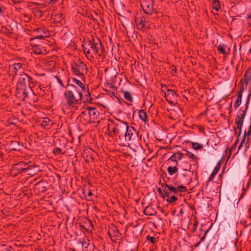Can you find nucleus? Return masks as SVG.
<instances>
[{
  "mask_svg": "<svg viewBox=\"0 0 251 251\" xmlns=\"http://www.w3.org/2000/svg\"><path fill=\"white\" fill-rule=\"evenodd\" d=\"M225 45H219L217 46V50L223 54H226V52L225 51Z\"/></svg>",
  "mask_w": 251,
  "mask_h": 251,
  "instance_id": "obj_38",
  "label": "nucleus"
},
{
  "mask_svg": "<svg viewBox=\"0 0 251 251\" xmlns=\"http://www.w3.org/2000/svg\"><path fill=\"white\" fill-rule=\"evenodd\" d=\"M85 92V101H90L92 100V98L91 97L90 93L88 90L83 91Z\"/></svg>",
  "mask_w": 251,
  "mask_h": 251,
  "instance_id": "obj_40",
  "label": "nucleus"
},
{
  "mask_svg": "<svg viewBox=\"0 0 251 251\" xmlns=\"http://www.w3.org/2000/svg\"><path fill=\"white\" fill-rule=\"evenodd\" d=\"M14 3H19L21 0H11Z\"/></svg>",
  "mask_w": 251,
  "mask_h": 251,
  "instance_id": "obj_58",
  "label": "nucleus"
},
{
  "mask_svg": "<svg viewBox=\"0 0 251 251\" xmlns=\"http://www.w3.org/2000/svg\"><path fill=\"white\" fill-rule=\"evenodd\" d=\"M221 167V163L220 161L217 164L215 167L214 168V170L212 172L210 177H209L208 181H213L214 178L215 176L218 173Z\"/></svg>",
  "mask_w": 251,
  "mask_h": 251,
  "instance_id": "obj_17",
  "label": "nucleus"
},
{
  "mask_svg": "<svg viewBox=\"0 0 251 251\" xmlns=\"http://www.w3.org/2000/svg\"><path fill=\"white\" fill-rule=\"evenodd\" d=\"M247 19L248 20L251 19V13L250 14L247 15Z\"/></svg>",
  "mask_w": 251,
  "mask_h": 251,
  "instance_id": "obj_63",
  "label": "nucleus"
},
{
  "mask_svg": "<svg viewBox=\"0 0 251 251\" xmlns=\"http://www.w3.org/2000/svg\"><path fill=\"white\" fill-rule=\"evenodd\" d=\"M209 229H208V230H207L205 232L204 235H203V236L201 238V239H200V241L201 242H202V241L204 240V239H205V236H206V234H207V233H208V232L209 231Z\"/></svg>",
  "mask_w": 251,
  "mask_h": 251,
  "instance_id": "obj_54",
  "label": "nucleus"
},
{
  "mask_svg": "<svg viewBox=\"0 0 251 251\" xmlns=\"http://www.w3.org/2000/svg\"><path fill=\"white\" fill-rule=\"evenodd\" d=\"M146 239L147 241H148L149 242H150L153 244H154L158 241L157 238L154 237L150 236V235L147 236Z\"/></svg>",
  "mask_w": 251,
  "mask_h": 251,
  "instance_id": "obj_37",
  "label": "nucleus"
},
{
  "mask_svg": "<svg viewBox=\"0 0 251 251\" xmlns=\"http://www.w3.org/2000/svg\"><path fill=\"white\" fill-rule=\"evenodd\" d=\"M53 152L55 155H59V154L63 153L62 152V149L59 147H56L54 148Z\"/></svg>",
  "mask_w": 251,
  "mask_h": 251,
  "instance_id": "obj_43",
  "label": "nucleus"
},
{
  "mask_svg": "<svg viewBox=\"0 0 251 251\" xmlns=\"http://www.w3.org/2000/svg\"><path fill=\"white\" fill-rule=\"evenodd\" d=\"M139 117L140 120L143 121V122H146L147 120V113L146 112L143 110H141L139 111Z\"/></svg>",
  "mask_w": 251,
  "mask_h": 251,
  "instance_id": "obj_27",
  "label": "nucleus"
},
{
  "mask_svg": "<svg viewBox=\"0 0 251 251\" xmlns=\"http://www.w3.org/2000/svg\"><path fill=\"white\" fill-rule=\"evenodd\" d=\"M157 191L159 193V195H160L163 199H165V195L164 196V194L162 193V190L161 189V188H158Z\"/></svg>",
  "mask_w": 251,
  "mask_h": 251,
  "instance_id": "obj_53",
  "label": "nucleus"
},
{
  "mask_svg": "<svg viewBox=\"0 0 251 251\" xmlns=\"http://www.w3.org/2000/svg\"><path fill=\"white\" fill-rule=\"evenodd\" d=\"M184 155L187 156L189 158L192 159L193 161H196L198 160V157L189 151H186V153Z\"/></svg>",
  "mask_w": 251,
  "mask_h": 251,
  "instance_id": "obj_31",
  "label": "nucleus"
},
{
  "mask_svg": "<svg viewBox=\"0 0 251 251\" xmlns=\"http://www.w3.org/2000/svg\"><path fill=\"white\" fill-rule=\"evenodd\" d=\"M40 3H38V2L37 1H35V0L33 1H31L29 3V4H30V6H32V5H36V6H38L39 4Z\"/></svg>",
  "mask_w": 251,
  "mask_h": 251,
  "instance_id": "obj_55",
  "label": "nucleus"
},
{
  "mask_svg": "<svg viewBox=\"0 0 251 251\" xmlns=\"http://www.w3.org/2000/svg\"><path fill=\"white\" fill-rule=\"evenodd\" d=\"M138 133V131L135 128L128 126L127 124L120 145L126 146V144H128L129 142L134 140L137 136Z\"/></svg>",
  "mask_w": 251,
  "mask_h": 251,
  "instance_id": "obj_5",
  "label": "nucleus"
},
{
  "mask_svg": "<svg viewBox=\"0 0 251 251\" xmlns=\"http://www.w3.org/2000/svg\"><path fill=\"white\" fill-rule=\"evenodd\" d=\"M162 187L165 197H168L171 194H177L176 187L167 184H162Z\"/></svg>",
  "mask_w": 251,
  "mask_h": 251,
  "instance_id": "obj_10",
  "label": "nucleus"
},
{
  "mask_svg": "<svg viewBox=\"0 0 251 251\" xmlns=\"http://www.w3.org/2000/svg\"><path fill=\"white\" fill-rule=\"evenodd\" d=\"M46 190L45 187L42 186V189L40 190L41 192H45Z\"/></svg>",
  "mask_w": 251,
  "mask_h": 251,
  "instance_id": "obj_59",
  "label": "nucleus"
},
{
  "mask_svg": "<svg viewBox=\"0 0 251 251\" xmlns=\"http://www.w3.org/2000/svg\"><path fill=\"white\" fill-rule=\"evenodd\" d=\"M72 81L79 87V88H77V89L80 90L81 93H82L83 91L86 90L85 84L81 82L79 80L75 78H72Z\"/></svg>",
  "mask_w": 251,
  "mask_h": 251,
  "instance_id": "obj_16",
  "label": "nucleus"
},
{
  "mask_svg": "<svg viewBox=\"0 0 251 251\" xmlns=\"http://www.w3.org/2000/svg\"><path fill=\"white\" fill-rule=\"evenodd\" d=\"M13 66L14 70L13 72H15L16 75H17V71L22 68V64L21 63H15Z\"/></svg>",
  "mask_w": 251,
  "mask_h": 251,
  "instance_id": "obj_32",
  "label": "nucleus"
},
{
  "mask_svg": "<svg viewBox=\"0 0 251 251\" xmlns=\"http://www.w3.org/2000/svg\"><path fill=\"white\" fill-rule=\"evenodd\" d=\"M127 123L120 121H110L108 123V130L109 132V136H114L120 145L123 139L124 133L126 130Z\"/></svg>",
  "mask_w": 251,
  "mask_h": 251,
  "instance_id": "obj_3",
  "label": "nucleus"
},
{
  "mask_svg": "<svg viewBox=\"0 0 251 251\" xmlns=\"http://www.w3.org/2000/svg\"><path fill=\"white\" fill-rule=\"evenodd\" d=\"M192 147L195 150H198L202 148V146L198 143H193Z\"/></svg>",
  "mask_w": 251,
  "mask_h": 251,
  "instance_id": "obj_42",
  "label": "nucleus"
},
{
  "mask_svg": "<svg viewBox=\"0 0 251 251\" xmlns=\"http://www.w3.org/2000/svg\"><path fill=\"white\" fill-rule=\"evenodd\" d=\"M239 139L238 138L236 140L235 142L233 144L232 146L231 147L230 150L232 151L234 149H235L237 145V143H238Z\"/></svg>",
  "mask_w": 251,
  "mask_h": 251,
  "instance_id": "obj_52",
  "label": "nucleus"
},
{
  "mask_svg": "<svg viewBox=\"0 0 251 251\" xmlns=\"http://www.w3.org/2000/svg\"><path fill=\"white\" fill-rule=\"evenodd\" d=\"M47 36V34H43V33H41V34H39V35H37L36 37L32 38V40L35 39H44Z\"/></svg>",
  "mask_w": 251,
  "mask_h": 251,
  "instance_id": "obj_47",
  "label": "nucleus"
},
{
  "mask_svg": "<svg viewBox=\"0 0 251 251\" xmlns=\"http://www.w3.org/2000/svg\"><path fill=\"white\" fill-rule=\"evenodd\" d=\"M57 80H58V82L62 85V86H63V83L62 82V81L60 79H59L58 77H56Z\"/></svg>",
  "mask_w": 251,
  "mask_h": 251,
  "instance_id": "obj_60",
  "label": "nucleus"
},
{
  "mask_svg": "<svg viewBox=\"0 0 251 251\" xmlns=\"http://www.w3.org/2000/svg\"><path fill=\"white\" fill-rule=\"evenodd\" d=\"M243 92V88L238 92V97L234 103V108H237L241 103L242 97Z\"/></svg>",
  "mask_w": 251,
  "mask_h": 251,
  "instance_id": "obj_19",
  "label": "nucleus"
},
{
  "mask_svg": "<svg viewBox=\"0 0 251 251\" xmlns=\"http://www.w3.org/2000/svg\"><path fill=\"white\" fill-rule=\"evenodd\" d=\"M86 110H87V112L89 114L92 122H95V120L98 119V117L99 116V112L98 110H97L95 108H92L90 107H87Z\"/></svg>",
  "mask_w": 251,
  "mask_h": 251,
  "instance_id": "obj_12",
  "label": "nucleus"
},
{
  "mask_svg": "<svg viewBox=\"0 0 251 251\" xmlns=\"http://www.w3.org/2000/svg\"><path fill=\"white\" fill-rule=\"evenodd\" d=\"M164 94L166 100L169 103L173 102L176 96V93L174 90L169 89H167V92H165Z\"/></svg>",
  "mask_w": 251,
  "mask_h": 251,
  "instance_id": "obj_13",
  "label": "nucleus"
},
{
  "mask_svg": "<svg viewBox=\"0 0 251 251\" xmlns=\"http://www.w3.org/2000/svg\"><path fill=\"white\" fill-rule=\"evenodd\" d=\"M30 170V165L28 163L24 162H20L18 163H16L12 167V170L17 171L18 173H22Z\"/></svg>",
  "mask_w": 251,
  "mask_h": 251,
  "instance_id": "obj_9",
  "label": "nucleus"
},
{
  "mask_svg": "<svg viewBox=\"0 0 251 251\" xmlns=\"http://www.w3.org/2000/svg\"><path fill=\"white\" fill-rule=\"evenodd\" d=\"M243 147H244V148L243 149V148H242V150H241L240 151H241L243 154L245 155V154H246L247 150H248V149L250 147V143H247L245 142L244 143V144L243 145Z\"/></svg>",
  "mask_w": 251,
  "mask_h": 251,
  "instance_id": "obj_36",
  "label": "nucleus"
},
{
  "mask_svg": "<svg viewBox=\"0 0 251 251\" xmlns=\"http://www.w3.org/2000/svg\"><path fill=\"white\" fill-rule=\"evenodd\" d=\"M198 225V221L197 220H196L195 222H194V224L193 228L192 230V232H195V231L197 229Z\"/></svg>",
  "mask_w": 251,
  "mask_h": 251,
  "instance_id": "obj_48",
  "label": "nucleus"
},
{
  "mask_svg": "<svg viewBox=\"0 0 251 251\" xmlns=\"http://www.w3.org/2000/svg\"><path fill=\"white\" fill-rule=\"evenodd\" d=\"M177 190V193L180 192H184L186 191L187 189L185 186H183V185H179L176 187Z\"/></svg>",
  "mask_w": 251,
  "mask_h": 251,
  "instance_id": "obj_44",
  "label": "nucleus"
},
{
  "mask_svg": "<svg viewBox=\"0 0 251 251\" xmlns=\"http://www.w3.org/2000/svg\"><path fill=\"white\" fill-rule=\"evenodd\" d=\"M154 210L151 207H147L144 210V213L147 215H152L154 213Z\"/></svg>",
  "mask_w": 251,
  "mask_h": 251,
  "instance_id": "obj_29",
  "label": "nucleus"
},
{
  "mask_svg": "<svg viewBox=\"0 0 251 251\" xmlns=\"http://www.w3.org/2000/svg\"><path fill=\"white\" fill-rule=\"evenodd\" d=\"M246 189H245L244 188H243V191H242V193L241 194L240 197L242 198L243 197H244L245 194V193H246Z\"/></svg>",
  "mask_w": 251,
  "mask_h": 251,
  "instance_id": "obj_56",
  "label": "nucleus"
},
{
  "mask_svg": "<svg viewBox=\"0 0 251 251\" xmlns=\"http://www.w3.org/2000/svg\"><path fill=\"white\" fill-rule=\"evenodd\" d=\"M250 97H251V94L248 96V97L247 98V100H246V107H245V109H246L247 110V109H248V106H249V102H250Z\"/></svg>",
  "mask_w": 251,
  "mask_h": 251,
  "instance_id": "obj_49",
  "label": "nucleus"
},
{
  "mask_svg": "<svg viewBox=\"0 0 251 251\" xmlns=\"http://www.w3.org/2000/svg\"><path fill=\"white\" fill-rule=\"evenodd\" d=\"M235 124L236 125V127H235V132L237 133V130L238 129L239 130V133L238 134V137L241 135V129L243 125V122H235Z\"/></svg>",
  "mask_w": 251,
  "mask_h": 251,
  "instance_id": "obj_25",
  "label": "nucleus"
},
{
  "mask_svg": "<svg viewBox=\"0 0 251 251\" xmlns=\"http://www.w3.org/2000/svg\"><path fill=\"white\" fill-rule=\"evenodd\" d=\"M50 122V119L48 117H45L43 119L42 122V123L41 124V125L43 127H46L47 126H48V125L49 124Z\"/></svg>",
  "mask_w": 251,
  "mask_h": 251,
  "instance_id": "obj_35",
  "label": "nucleus"
},
{
  "mask_svg": "<svg viewBox=\"0 0 251 251\" xmlns=\"http://www.w3.org/2000/svg\"><path fill=\"white\" fill-rule=\"evenodd\" d=\"M249 141H250V140H249V137H248V136H246V132H244L241 142V143L238 147V151L236 153H237L241 150H242V148L243 147V145L244 144V143L245 142H246L247 143H250Z\"/></svg>",
  "mask_w": 251,
  "mask_h": 251,
  "instance_id": "obj_20",
  "label": "nucleus"
},
{
  "mask_svg": "<svg viewBox=\"0 0 251 251\" xmlns=\"http://www.w3.org/2000/svg\"><path fill=\"white\" fill-rule=\"evenodd\" d=\"M16 145H19V143L17 141H12L11 143V146H13V148H12L14 150H16L17 149L14 148Z\"/></svg>",
  "mask_w": 251,
  "mask_h": 251,
  "instance_id": "obj_51",
  "label": "nucleus"
},
{
  "mask_svg": "<svg viewBox=\"0 0 251 251\" xmlns=\"http://www.w3.org/2000/svg\"><path fill=\"white\" fill-rule=\"evenodd\" d=\"M167 197V199L166 200L169 203H171L175 202L177 200V198L174 195L170 197H169V196H168V197Z\"/></svg>",
  "mask_w": 251,
  "mask_h": 251,
  "instance_id": "obj_39",
  "label": "nucleus"
},
{
  "mask_svg": "<svg viewBox=\"0 0 251 251\" xmlns=\"http://www.w3.org/2000/svg\"><path fill=\"white\" fill-rule=\"evenodd\" d=\"M4 33L6 35H7L8 34H9L11 32H10L9 29H6V31L4 32Z\"/></svg>",
  "mask_w": 251,
  "mask_h": 251,
  "instance_id": "obj_62",
  "label": "nucleus"
},
{
  "mask_svg": "<svg viewBox=\"0 0 251 251\" xmlns=\"http://www.w3.org/2000/svg\"><path fill=\"white\" fill-rule=\"evenodd\" d=\"M68 86H71L72 89L66 90L64 94L66 106L70 108L75 107L77 109L76 105L81 103L82 93L74 84H68Z\"/></svg>",
  "mask_w": 251,
  "mask_h": 251,
  "instance_id": "obj_1",
  "label": "nucleus"
},
{
  "mask_svg": "<svg viewBox=\"0 0 251 251\" xmlns=\"http://www.w3.org/2000/svg\"><path fill=\"white\" fill-rule=\"evenodd\" d=\"M92 192L91 191V190H88V197H90L91 196H92Z\"/></svg>",
  "mask_w": 251,
  "mask_h": 251,
  "instance_id": "obj_61",
  "label": "nucleus"
},
{
  "mask_svg": "<svg viewBox=\"0 0 251 251\" xmlns=\"http://www.w3.org/2000/svg\"><path fill=\"white\" fill-rule=\"evenodd\" d=\"M34 32H36L39 34L43 33V34H47L46 30L42 28H37L34 30Z\"/></svg>",
  "mask_w": 251,
  "mask_h": 251,
  "instance_id": "obj_41",
  "label": "nucleus"
},
{
  "mask_svg": "<svg viewBox=\"0 0 251 251\" xmlns=\"http://www.w3.org/2000/svg\"><path fill=\"white\" fill-rule=\"evenodd\" d=\"M81 227L84 228L87 232H91L93 229V225L90 220H87L85 223V226H81Z\"/></svg>",
  "mask_w": 251,
  "mask_h": 251,
  "instance_id": "obj_22",
  "label": "nucleus"
},
{
  "mask_svg": "<svg viewBox=\"0 0 251 251\" xmlns=\"http://www.w3.org/2000/svg\"><path fill=\"white\" fill-rule=\"evenodd\" d=\"M245 132H246L247 136L251 135V125L249 126L247 130H246Z\"/></svg>",
  "mask_w": 251,
  "mask_h": 251,
  "instance_id": "obj_50",
  "label": "nucleus"
},
{
  "mask_svg": "<svg viewBox=\"0 0 251 251\" xmlns=\"http://www.w3.org/2000/svg\"><path fill=\"white\" fill-rule=\"evenodd\" d=\"M251 79V68L248 69L244 75V81L248 84Z\"/></svg>",
  "mask_w": 251,
  "mask_h": 251,
  "instance_id": "obj_23",
  "label": "nucleus"
},
{
  "mask_svg": "<svg viewBox=\"0 0 251 251\" xmlns=\"http://www.w3.org/2000/svg\"><path fill=\"white\" fill-rule=\"evenodd\" d=\"M72 72L82 78L87 73L86 65L81 61L73 62L72 65Z\"/></svg>",
  "mask_w": 251,
  "mask_h": 251,
  "instance_id": "obj_6",
  "label": "nucleus"
},
{
  "mask_svg": "<svg viewBox=\"0 0 251 251\" xmlns=\"http://www.w3.org/2000/svg\"><path fill=\"white\" fill-rule=\"evenodd\" d=\"M182 169L184 171H189L191 169V165L187 162H183L181 166Z\"/></svg>",
  "mask_w": 251,
  "mask_h": 251,
  "instance_id": "obj_33",
  "label": "nucleus"
},
{
  "mask_svg": "<svg viewBox=\"0 0 251 251\" xmlns=\"http://www.w3.org/2000/svg\"><path fill=\"white\" fill-rule=\"evenodd\" d=\"M141 6L147 15H151L154 11L153 0H144L141 3Z\"/></svg>",
  "mask_w": 251,
  "mask_h": 251,
  "instance_id": "obj_7",
  "label": "nucleus"
},
{
  "mask_svg": "<svg viewBox=\"0 0 251 251\" xmlns=\"http://www.w3.org/2000/svg\"><path fill=\"white\" fill-rule=\"evenodd\" d=\"M82 47L84 53L87 56L89 55L88 57L92 58L96 55L99 57L102 56L104 51V47L99 38L89 40L87 46L83 45Z\"/></svg>",
  "mask_w": 251,
  "mask_h": 251,
  "instance_id": "obj_2",
  "label": "nucleus"
},
{
  "mask_svg": "<svg viewBox=\"0 0 251 251\" xmlns=\"http://www.w3.org/2000/svg\"><path fill=\"white\" fill-rule=\"evenodd\" d=\"M31 78L25 73L20 75L17 84V90L19 93H22L24 98L28 96L29 91H32L30 86Z\"/></svg>",
  "mask_w": 251,
  "mask_h": 251,
  "instance_id": "obj_4",
  "label": "nucleus"
},
{
  "mask_svg": "<svg viewBox=\"0 0 251 251\" xmlns=\"http://www.w3.org/2000/svg\"><path fill=\"white\" fill-rule=\"evenodd\" d=\"M2 251H12L11 249H5Z\"/></svg>",
  "mask_w": 251,
  "mask_h": 251,
  "instance_id": "obj_64",
  "label": "nucleus"
},
{
  "mask_svg": "<svg viewBox=\"0 0 251 251\" xmlns=\"http://www.w3.org/2000/svg\"><path fill=\"white\" fill-rule=\"evenodd\" d=\"M108 234L110 238L112 237H117L119 236V232L117 227L114 226L108 231Z\"/></svg>",
  "mask_w": 251,
  "mask_h": 251,
  "instance_id": "obj_21",
  "label": "nucleus"
},
{
  "mask_svg": "<svg viewBox=\"0 0 251 251\" xmlns=\"http://www.w3.org/2000/svg\"><path fill=\"white\" fill-rule=\"evenodd\" d=\"M32 51L37 54H44L46 52V49L40 45H34L32 47Z\"/></svg>",
  "mask_w": 251,
  "mask_h": 251,
  "instance_id": "obj_14",
  "label": "nucleus"
},
{
  "mask_svg": "<svg viewBox=\"0 0 251 251\" xmlns=\"http://www.w3.org/2000/svg\"><path fill=\"white\" fill-rule=\"evenodd\" d=\"M183 154L181 153H178L177 154H173L169 158V160L176 161V159H180L182 158Z\"/></svg>",
  "mask_w": 251,
  "mask_h": 251,
  "instance_id": "obj_28",
  "label": "nucleus"
},
{
  "mask_svg": "<svg viewBox=\"0 0 251 251\" xmlns=\"http://www.w3.org/2000/svg\"><path fill=\"white\" fill-rule=\"evenodd\" d=\"M78 119H79V122L83 125H85L92 122L86 109L81 112L80 114L78 117Z\"/></svg>",
  "mask_w": 251,
  "mask_h": 251,
  "instance_id": "obj_11",
  "label": "nucleus"
},
{
  "mask_svg": "<svg viewBox=\"0 0 251 251\" xmlns=\"http://www.w3.org/2000/svg\"><path fill=\"white\" fill-rule=\"evenodd\" d=\"M212 7L213 8L215 9L217 11H218L220 9L221 5L219 0H214L213 1L212 4Z\"/></svg>",
  "mask_w": 251,
  "mask_h": 251,
  "instance_id": "obj_30",
  "label": "nucleus"
},
{
  "mask_svg": "<svg viewBox=\"0 0 251 251\" xmlns=\"http://www.w3.org/2000/svg\"><path fill=\"white\" fill-rule=\"evenodd\" d=\"M178 171V168L176 166L172 167V166H169L167 168V171L168 172V174L172 176L176 173Z\"/></svg>",
  "mask_w": 251,
  "mask_h": 251,
  "instance_id": "obj_26",
  "label": "nucleus"
},
{
  "mask_svg": "<svg viewBox=\"0 0 251 251\" xmlns=\"http://www.w3.org/2000/svg\"><path fill=\"white\" fill-rule=\"evenodd\" d=\"M53 17L56 21L59 22L63 19V16L62 13L59 12H55L52 16Z\"/></svg>",
  "mask_w": 251,
  "mask_h": 251,
  "instance_id": "obj_24",
  "label": "nucleus"
},
{
  "mask_svg": "<svg viewBox=\"0 0 251 251\" xmlns=\"http://www.w3.org/2000/svg\"><path fill=\"white\" fill-rule=\"evenodd\" d=\"M81 243H82V246L84 247L85 249H87L90 244L89 240H84Z\"/></svg>",
  "mask_w": 251,
  "mask_h": 251,
  "instance_id": "obj_45",
  "label": "nucleus"
},
{
  "mask_svg": "<svg viewBox=\"0 0 251 251\" xmlns=\"http://www.w3.org/2000/svg\"><path fill=\"white\" fill-rule=\"evenodd\" d=\"M46 1L49 4H51L54 1V0H46Z\"/></svg>",
  "mask_w": 251,
  "mask_h": 251,
  "instance_id": "obj_57",
  "label": "nucleus"
},
{
  "mask_svg": "<svg viewBox=\"0 0 251 251\" xmlns=\"http://www.w3.org/2000/svg\"><path fill=\"white\" fill-rule=\"evenodd\" d=\"M246 111V109L242 110L241 108L237 114L235 122H243Z\"/></svg>",
  "mask_w": 251,
  "mask_h": 251,
  "instance_id": "obj_15",
  "label": "nucleus"
},
{
  "mask_svg": "<svg viewBox=\"0 0 251 251\" xmlns=\"http://www.w3.org/2000/svg\"><path fill=\"white\" fill-rule=\"evenodd\" d=\"M135 21L137 28L139 30H144L145 29L149 27V25H147L148 21H146V19L144 16H136L135 17Z\"/></svg>",
  "mask_w": 251,
  "mask_h": 251,
  "instance_id": "obj_8",
  "label": "nucleus"
},
{
  "mask_svg": "<svg viewBox=\"0 0 251 251\" xmlns=\"http://www.w3.org/2000/svg\"><path fill=\"white\" fill-rule=\"evenodd\" d=\"M46 7H47V4H45L44 2H43V3H40L38 6L34 7V8H39V9H44V8H46Z\"/></svg>",
  "mask_w": 251,
  "mask_h": 251,
  "instance_id": "obj_46",
  "label": "nucleus"
},
{
  "mask_svg": "<svg viewBox=\"0 0 251 251\" xmlns=\"http://www.w3.org/2000/svg\"><path fill=\"white\" fill-rule=\"evenodd\" d=\"M32 11L34 15L39 18L43 16L45 12V10H42L39 8H32Z\"/></svg>",
  "mask_w": 251,
  "mask_h": 251,
  "instance_id": "obj_18",
  "label": "nucleus"
},
{
  "mask_svg": "<svg viewBox=\"0 0 251 251\" xmlns=\"http://www.w3.org/2000/svg\"><path fill=\"white\" fill-rule=\"evenodd\" d=\"M125 99L129 101H132V97L131 94L128 91H125L124 92Z\"/></svg>",
  "mask_w": 251,
  "mask_h": 251,
  "instance_id": "obj_34",
  "label": "nucleus"
}]
</instances>
